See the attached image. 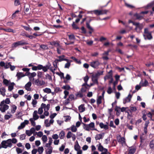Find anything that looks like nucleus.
<instances>
[{
	"instance_id": "1",
	"label": "nucleus",
	"mask_w": 154,
	"mask_h": 154,
	"mask_svg": "<svg viewBox=\"0 0 154 154\" xmlns=\"http://www.w3.org/2000/svg\"><path fill=\"white\" fill-rule=\"evenodd\" d=\"M50 108V104H47L46 105L45 103H42V104L41 107L39 108L38 110V113L41 115L42 114L43 112V109H44V114L46 116H48L49 115V113L48 112V110H49Z\"/></svg>"
},
{
	"instance_id": "2",
	"label": "nucleus",
	"mask_w": 154,
	"mask_h": 154,
	"mask_svg": "<svg viewBox=\"0 0 154 154\" xmlns=\"http://www.w3.org/2000/svg\"><path fill=\"white\" fill-rule=\"evenodd\" d=\"M50 65H46L43 66L42 65H38L37 66H33L32 69L33 70H38L42 69L44 72H46L49 68Z\"/></svg>"
},
{
	"instance_id": "3",
	"label": "nucleus",
	"mask_w": 154,
	"mask_h": 154,
	"mask_svg": "<svg viewBox=\"0 0 154 154\" xmlns=\"http://www.w3.org/2000/svg\"><path fill=\"white\" fill-rule=\"evenodd\" d=\"M38 112L37 110H35L33 113V118L30 119L29 121L31 122L32 126H35V121L37 120L39 118V116L37 114Z\"/></svg>"
},
{
	"instance_id": "4",
	"label": "nucleus",
	"mask_w": 154,
	"mask_h": 154,
	"mask_svg": "<svg viewBox=\"0 0 154 154\" xmlns=\"http://www.w3.org/2000/svg\"><path fill=\"white\" fill-rule=\"evenodd\" d=\"M1 144L2 146V148L5 149L8 147L11 148L12 146V143H11V140L9 139L2 141Z\"/></svg>"
},
{
	"instance_id": "5",
	"label": "nucleus",
	"mask_w": 154,
	"mask_h": 154,
	"mask_svg": "<svg viewBox=\"0 0 154 154\" xmlns=\"http://www.w3.org/2000/svg\"><path fill=\"white\" fill-rule=\"evenodd\" d=\"M143 36L145 39H147L150 40L152 38L151 33L149 31L147 28L144 29Z\"/></svg>"
},
{
	"instance_id": "6",
	"label": "nucleus",
	"mask_w": 154,
	"mask_h": 154,
	"mask_svg": "<svg viewBox=\"0 0 154 154\" xmlns=\"http://www.w3.org/2000/svg\"><path fill=\"white\" fill-rule=\"evenodd\" d=\"M0 110L2 112H4L9 108V106L4 103V101H2L0 104Z\"/></svg>"
},
{
	"instance_id": "7",
	"label": "nucleus",
	"mask_w": 154,
	"mask_h": 154,
	"mask_svg": "<svg viewBox=\"0 0 154 154\" xmlns=\"http://www.w3.org/2000/svg\"><path fill=\"white\" fill-rule=\"evenodd\" d=\"M100 63L98 60H93L90 63V66L94 68H97Z\"/></svg>"
},
{
	"instance_id": "8",
	"label": "nucleus",
	"mask_w": 154,
	"mask_h": 154,
	"mask_svg": "<svg viewBox=\"0 0 154 154\" xmlns=\"http://www.w3.org/2000/svg\"><path fill=\"white\" fill-rule=\"evenodd\" d=\"M27 43L26 42H24L22 41H18L13 43L12 45V48H15L16 47L21 45L27 44Z\"/></svg>"
},
{
	"instance_id": "9",
	"label": "nucleus",
	"mask_w": 154,
	"mask_h": 154,
	"mask_svg": "<svg viewBox=\"0 0 154 154\" xmlns=\"http://www.w3.org/2000/svg\"><path fill=\"white\" fill-rule=\"evenodd\" d=\"M75 99L74 95L73 94H70L69 95L68 98L65 100L64 103L65 105H67L69 103L70 101Z\"/></svg>"
},
{
	"instance_id": "10",
	"label": "nucleus",
	"mask_w": 154,
	"mask_h": 154,
	"mask_svg": "<svg viewBox=\"0 0 154 154\" xmlns=\"http://www.w3.org/2000/svg\"><path fill=\"white\" fill-rule=\"evenodd\" d=\"M66 137L68 139H69L72 137V139L73 141H74L76 139L75 135L70 131H69L67 133Z\"/></svg>"
},
{
	"instance_id": "11",
	"label": "nucleus",
	"mask_w": 154,
	"mask_h": 154,
	"mask_svg": "<svg viewBox=\"0 0 154 154\" xmlns=\"http://www.w3.org/2000/svg\"><path fill=\"white\" fill-rule=\"evenodd\" d=\"M134 25L136 26L135 29L136 31L138 32H140V30H141L143 27V26L142 24H140L138 23H134Z\"/></svg>"
},
{
	"instance_id": "12",
	"label": "nucleus",
	"mask_w": 154,
	"mask_h": 154,
	"mask_svg": "<svg viewBox=\"0 0 154 154\" xmlns=\"http://www.w3.org/2000/svg\"><path fill=\"white\" fill-rule=\"evenodd\" d=\"M29 123V121L25 120L23 122L21 123L20 125L18 127V129L20 130L23 128L26 125L28 124Z\"/></svg>"
},
{
	"instance_id": "13",
	"label": "nucleus",
	"mask_w": 154,
	"mask_h": 154,
	"mask_svg": "<svg viewBox=\"0 0 154 154\" xmlns=\"http://www.w3.org/2000/svg\"><path fill=\"white\" fill-rule=\"evenodd\" d=\"M34 83L35 85L39 86L44 85L45 84V82L44 81H39L38 79L35 80Z\"/></svg>"
},
{
	"instance_id": "14",
	"label": "nucleus",
	"mask_w": 154,
	"mask_h": 154,
	"mask_svg": "<svg viewBox=\"0 0 154 154\" xmlns=\"http://www.w3.org/2000/svg\"><path fill=\"white\" fill-rule=\"evenodd\" d=\"M36 75V74L35 72H33L31 73L28 72L26 73V75L29 76V78L30 81H31L32 80V78L35 77Z\"/></svg>"
},
{
	"instance_id": "15",
	"label": "nucleus",
	"mask_w": 154,
	"mask_h": 154,
	"mask_svg": "<svg viewBox=\"0 0 154 154\" xmlns=\"http://www.w3.org/2000/svg\"><path fill=\"white\" fill-rule=\"evenodd\" d=\"M88 79L89 77L88 76L86 75L84 77V80L85 82V83L82 85L83 87H85L86 88H88V87H90V86H89V85H88L87 83V82L88 81Z\"/></svg>"
},
{
	"instance_id": "16",
	"label": "nucleus",
	"mask_w": 154,
	"mask_h": 154,
	"mask_svg": "<svg viewBox=\"0 0 154 154\" xmlns=\"http://www.w3.org/2000/svg\"><path fill=\"white\" fill-rule=\"evenodd\" d=\"M103 73V71H99L97 72V73L94 74L92 75V80H94V78H97L100 75H102Z\"/></svg>"
},
{
	"instance_id": "17",
	"label": "nucleus",
	"mask_w": 154,
	"mask_h": 154,
	"mask_svg": "<svg viewBox=\"0 0 154 154\" xmlns=\"http://www.w3.org/2000/svg\"><path fill=\"white\" fill-rule=\"evenodd\" d=\"M131 97V95L130 94H129L128 96L124 100L123 102L124 104H125L126 103L130 102Z\"/></svg>"
},
{
	"instance_id": "18",
	"label": "nucleus",
	"mask_w": 154,
	"mask_h": 154,
	"mask_svg": "<svg viewBox=\"0 0 154 154\" xmlns=\"http://www.w3.org/2000/svg\"><path fill=\"white\" fill-rule=\"evenodd\" d=\"M11 112L12 114L14 113L17 109V106L13 104L11 105Z\"/></svg>"
},
{
	"instance_id": "19",
	"label": "nucleus",
	"mask_w": 154,
	"mask_h": 154,
	"mask_svg": "<svg viewBox=\"0 0 154 154\" xmlns=\"http://www.w3.org/2000/svg\"><path fill=\"white\" fill-rule=\"evenodd\" d=\"M32 83L31 82H28L25 85V89L28 91H30L31 90V87Z\"/></svg>"
},
{
	"instance_id": "20",
	"label": "nucleus",
	"mask_w": 154,
	"mask_h": 154,
	"mask_svg": "<svg viewBox=\"0 0 154 154\" xmlns=\"http://www.w3.org/2000/svg\"><path fill=\"white\" fill-rule=\"evenodd\" d=\"M136 148L135 146H132L129 148V152L130 154L134 153L136 151Z\"/></svg>"
},
{
	"instance_id": "21",
	"label": "nucleus",
	"mask_w": 154,
	"mask_h": 154,
	"mask_svg": "<svg viewBox=\"0 0 154 154\" xmlns=\"http://www.w3.org/2000/svg\"><path fill=\"white\" fill-rule=\"evenodd\" d=\"M148 84V82L146 80L144 81L142 80L140 83V85L142 86H145L147 85Z\"/></svg>"
},
{
	"instance_id": "22",
	"label": "nucleus",
	"mask_w": 154,
	"mask_h": 154,
	"mask_svg": "<svg viewBox=\"0 0 154 154\" xmlns=\"http://www.w3.org/2000/svg\"><path fill=\"white\" fill-rule=\"evenodd\" d=\"M5 92L6 90L4 87H2L0 88V92L1 94L3 96H4L5 95Z\"/></svg>"
},
{
	"instance_id": "23",
	"label": "nucleus",
	"mask_w": 154,
	"mask_h": 154,
	"mask_svg": "<svg viewBox=\"0 0 154 154\" xmlns=\"http://www.w3.org/2000/svg\"><path fill=\"white\" fill-rule=\"evenodd\" d=\"M97 146L98 147V149L100 151L103 152L105 150V149H106L104 148L100 143L98 145H97Z\"/></svg>"
},
{
	"instance_id": "24",
	"label": "nucleus",
	"mask_w": 154,
	"mask_h": 154,
	"mask_svg": "<svg viewBox=\"0 0 154 154\" xmlns=\"http://www.w3.org/2000/svg\"><path fill=\"white\" fill-rule=\"evenodd\" d=\"M64 57H65V56L64 55H62L61 56H60L58 57L59 59H57L56 60H57V61L58 62V61L60 62V61H62L63 60H65L67 61H68V60L67 59H64Z\"/></svg>"
},
{
	"instance_id": "25",
	"label": "nucleus",
	"mask_w": 154,
	"mask_h": 154,
	"mask_svg": "<svg viewBox=\"0 0 154 154\" xmlns=\"http://www.w3.org/2000/svg\"><path fill=\"white\" fill-rule=\"evenodd\" d=\"M26 75L23 74L22 72H18L17 73L16 76L18 79H20L21 78L25 76Z\"/></svg>"
},
{
	"instance_id": "26",
	"label": "nucleus",
	"mask_w": 154,
	"mask_h": 154,
	"mask_svg": "<svg viewBox=\"0 0 154 154\" xmlns=\"http://www.w3.org/2000/svg\"><path fill=\"white\" fill-rule=\"evenodd\" d=\"M14 82H11L8 85V90L9 91H11L14 88Z\"/></svg>"
},
{
	"instance_id": "27",
	"label": "nucleus",
	"mask_w": 154,
	"mask_h": 154,
	"mask_svg": "<svg viewBox=\"0 0 154 154\" xmlns=\"http://www.w3.org/2000/svg\"><path fill=\"white\" fill-rule=\"evenodd\" d=\"M117 140L119 142L122 143H125V138L123 137H117Z\"/></svg>"
},
{
	"instance_id": "28",
	"label": "nucleus",
	"mask_w": 154,
	"mask_h": 154,
	"mask_svg": "<svg viewBox=\"0 0 154 154\" xmlns=\"http://www.w3.org/2000/svg\"><path fill=\"white\" fill-rule=\"evenodd\" d=\"M149 121H146L145 124V127L144 128V132L145 133H146L147 132V127L148 126V124H149Z\"/></svg>"
},
{
	"instance_id": "29",
	"label": "nucleus",
	"mask_w": 154,
	"mask_h": 154,
	"mask_svg": "<svg viewBox=\"0 0 154 154\" xmlns=\"http://www.w3.org/2000/svg\"><path fill=\"white\" fill-rule=\"evenodd\" d=\"M102 99H103V97L99 96L98 97L97 100V105H99L101 103Z\"/></svg>"
},
{
	"instance_id": "30",
	"label": "nucleus",
	"mask_w": 154,
	"mask_h": 154,
	"mask_svg": "<svg viewBox=\"0 0 154 154\" xmlns=\"http://www.w3.org/2000/svg\"><path fill=\"white\" fill-rule=\"evenodd\" d=\"M79 109L80 112H82L85 110V108L84 107V105L82 104L80 105L79 107Z\"/></svg>"
},
{
	"instance_id": "31",
	"label": "nucleus",
	"mask_w": 154,
	"mask_h": 154,
	"mask_svg": "<svg viewBox=\"0 0 154 154\" xmlns=\"http://www.w3.org/2000/svg\"><path fill=\"white\" fill-rule=\"evenodd\" d=\"M99 126L101 128H103L105 129H107L108 128V126L107 125H104L102 123H100Z\"/></svg>"
},
{
	"instance_id": "32",
	"label": "nucleus",
	"mask_w": 154,
	"mask_h": 154,
	"mask_svg": "<svg viewBox=\"0 0 154 154\" xmlns=\"http://www.w3.org/2000/svg\"><path fill=\"white\" fill-rule=\"evenodd\" d=\"M75 149L76 150H79L80 149V147L77 141L76 142L74 146Z\"/></svg>"
},
{
	"instance_id": "33",
	"label": "nucleus",
	"mask_w": 154,
	"mask_h": 154,
	"mask_svg": "<svg viewBox=\"0 0 154 154\" xmlns=\"http://www.w3.org/2000/svg\"><path fill=\"white\" fill-rule=\"evenodd\" d=\"M70 130L73 132H75L77 131V128L74 125H72L70 128Z\"/></svg>"
},
{
	"instance_id": "34",
	"label": "nucleus",
	"mask_w": 154,
	"mask_h": 154,
	"mask_svg": "<svg viewBox=\"0 0 154 154\" xmlns=\"http://www.w3.org/2000/svg\"><path fill=\"white\" fill-rule=\"evenodd\" d=\"M121 108L116 106L115 111L116 112V115L119 116L120 114V110Z\"/></svg>"
},
{
	"instance_id": "35",
	"label": "nucleus",
	"mask_w": 154,
	"mask_h": 154,
	"mask_svg": "<svg viewBox=\"0 0 154 154\" xmlns=\"http://www.w3.org/2000/svg\"><path fill=\"white\" fill-rule=\"evenodd\" d=\"M43 133L41 131H39L38 132H35V133L34 134V135L35 136L36 135H37L39 137H42L43 135Z\"/></svg>"
},
{
	"instance_id": "36",
	"label": "nucleus",
	"mask_w": 154,
	"mask_h": 154,
	"mask_svg": "<svg viewBox=\"0 0 154 154\" xmlns=\"http://www.w3.org/2000/svg\"><path fill=\"white\" fill-rule=\"evenodd\" d=\"M89 125V128H90V130H95L93 129V128L94 127V124L93 122H91L90 124L88 125Z\"/></svg>"
},
{
	"instance_id": "37",
	"label": "nucleus",
	"mask_w": 154,
	"mask_h": 154,
	"mask_svg": "<svg viewBox=\"0 0 154 154\" xmlns=\"http://www.w3.org/2000/svg\"><path fill=\"white\" fill-rule=\"evenodd\" d=\"M149 146L151 149L154 150V140H152L150 142Z\"/></svg>"
},
{
	"instance_id": "38",
	"label": "nucleus",
	"mask_w": 154,
	"mask_h": 154,
	"mask_svg": "<svg viewBox=\"0 0 154 154\" xmlns=\"http://www.w3.org/2000/svg\"><path fill=\"white\" fill-rule=\"evenodd\" d=\"M65 134V132L63 131H61L59 134V137L60 139H62L63 138Z\"/></svg>"
},
{
	"instance_id": "39",
	"label": "nucleus",
	"mask_w": 154,
	"mask_h": 154,
	"mask_svg": "<svg viewBox=\"0 0 154 154\" xmlns=\"http://www.w3.org/2000/svg\"><path fill=\"white\" fill-rule=\"evenodd\" d=\"M93 11L95 14L97 15H100L102 14V11L101 10H95Z\"/></svg>"
},
{
	"instance_id": "40",
	"label": "nucleus",
	"mask_w": 154,
	"mask_h": 154,
	"mask_svg": "<svg viewBox=\"0 0 154 154\" xmlns=\"http://www.w3.org/2000/svg\"><path fill=\"white\" fill-rule=\"evenodd\" d=\"M65 121L66 122H69L70 121L71 117L69 116H65L64 117Z\"/></svg>"
},
{
	"instance_id": "41",
	"label": "nucleus",
	"mask_w": 154,
	"mask_h": 154,
	"mask_svg": "<svg viewBox=\"0 0 154 154\" xmlns=\"http://www.w3.org/2000/svg\"><path fill=\"white\" fill-rule=\"evenodd\" d=\"M3 82L6 86H8L11 83L10 81L5 79H3Z\"/></svg>"
},
{
	"instance_id": "42",
	"label": "nucleus",
	"mask_w": 154,
	"mask_h": 154,
	"mask_svg": "<svg viewBox=\"0 0 154 154\" xmlns=\"http://www.w3.org/2000/svg\"><path fill=\"white\" fill-rule=\"evenodd\" d=\"M83 128L86 131H89L90 130L88 125H87L84 123Z\"/></svg>"
},
{
	"instance_id": "43",
	"label": "nucleus",
	"mask_w": 154,
	"mask_h": 154,
	"mask_svg": "<svg viewBox=\"0 0 154 154\" xmlns=\"http://www.w3.org/2000/svg\"><path fill=\"white\" fill-rule=\"evenodd\" d=\"M2 29L4 30L6 32H12L13 33L15 32V31H14L13 29L10 28Z\"/></svg>"
},
{
	"instance_id": "44",
	"label": "nucleus",
	"mask_w": 154,
	"mask_h": 154,
	"mask_svg": "<svg viewBox=\"0 0 154 154\" xmlns=\"http://www.w3.org/2000/svg\"><path fill=\"white\" fill-rule=\"evenodd\" d=\"M43 91L45 93L49 94L51 93V90L50 88H46L43 89Z\"/></svg>"
},
{
	"instance_id": "45",
	"label": "nucleus",
	"mask_w": 154,
	"mask_h": 154,
	"mask_svg": "<svg viewBox=\"0 0 154 154\" xmlns=\"http://www.w3.org/2000/svg\"><path fill=\"white\" fill-rule=\"evenodd\" d=\"M53 148L52 147H49L46 149V151L48 154H51L52 152Z\"/></svg>"
},
{
	"instance_id": "46",
	"label": "nucleus",
	"mask_w": 154,
	"mask_h": 154,
	"mask_svg": "<svg viewBox=\"0 0 154 154\" xmlns=\"http://www.w3.org/2000/svg\"><path fill=\"white\" fill-rule=\"evenodd\" d=\"M42 139L44 143H46L47 140V137L45 135H44L42 136Z\"/></svg>"
},
{
	"instance_id": "47",
	"label": "nucleus",
	"mask_w": 154,
	"mask_h": 154,
	"mask_svg": "<svg viewBox=\"0 0 154 154\" xmlns=\"http://www.w3.org/2000/svg\"><path fill=\"white\" fill-rule=\"evenodd\" d=\"M44 123L45 126L46 127H49L51 125L49 123V122L48 119L45 120V121Z\"/></svg>"
},
{
	"instance_id": "48",
	"label": "nucleus",
	"mask_w": 154,
	"mask_h": 154,
	"mask_svg": "<svg viewBox=\"0 0 154 154\" xmlns=\"http://www.w3.org/2000/svg\"><path fill=\"white\" fill-rule=\"evenodd\" d=\"M2 101L4 102V103L5 104H9L10 103V99L8 98H7L5 100H3Z\"/></svg>"
},
{
	"instance_id": "49",
	"label": "nucleus",
	"mask_w": 154,
	"mask_h": 154,
	"mask_svg": "<svg viewBox=\"0 0 154 154\" xmlns=\"http://www.w3.org/2000/svg\"><path fill=\"white\" fill-rule=\"evenodd\" d=\"M44 151L43 148L42 146L39 147L38 148V151L39 153H42Z\"/></svg>"
},
{
	"instance_id": "50",
	"label": "nucleus",
	"mask_w": 154,
	"mask_h": 154,
	"mask_svg": "<svg viewBox=\"0 0 154 154\" xmlns=\"http://www.w3.org/2000/svg\"><path fill=\"white\" fill-rule=\"evenodd\" d=\"M11 63L10 62L5 63L4 68L6 69L10 67V66H11Z\"/></svg>"
},
{
	"instance_id": "51",
	"label": "nucleus",
	"mask_w": 154,
	"mask_h": 154,
	"mask_svg": "<svg viewBox=\"0 0 154 154\" xmlns=\"http://www.w3.org/2000/svg\"><path fill=\"white\" fill-rule=\"evenodd\" d=\"M64 96L63 97L64 99H66L69 95V92L65 90L64 91Z\"/></svg>"
},
{
	"instance_id": "52",
	"label": "nucleus",
	"mask_w": 154,
	"mask_h": 154,
	"mask_svg": "<svg viewBox=\"0 0 154 154\" xmlns=\"http://www.w3.org/2000/svg\"><path fill=\"white\" fill-rule=\"evenodd\" d=\"M102 138V135L101 134H98L95 137L96 140H99Z\"/></svg>"
},
{
	"instance_id": "53",
	"label": "nucleus",
	"mask_w": 154,
	"mask_h": 154,
	"mask_svg": "<svg viewBox=\"0 0 154 154\" xmlns=\"http://www.w3.org/2000/svg\"><path fill=\"white\" fill-rule=\"evenodd\" d=\"M16 150L18 154L21 153L22 152V150L21 149L18 147H17L16 148Z\"/></svg>"
},
{
	"instance_id": "54",
	"label": "nucleus",
	"mask_w": 154,
	"mask_h": 154,
	"mask_svg": "<svg viewBox=\"0 0 154 154\" xmlns=\"http://www.w3.org/2000/svg\"><path fill=\"white\" fill-rule=\"evenodd\" d=\"M11 140V143H13L15 144L17 142V140L15 138H13L12 139H10Z\"/></svg>"
},
{
	"instance_id": "55",
	"label": "nucleus",
	"mask_w": 154,
	"mask_h": 154,
	"mask_svg": "<svg viewBox=\"0 0 154 154\" xmlns=\"http://www.w3.org/2000/svg\"><path fill=\"white\" fill-rule=\"evenodd\" d=\"M26 134L29 136H30L32 134L30 130H26Z\"/></svg>"
},
{
	"instance_id": "56",
	"label": "nucleus",
	"mask_w": 154,
	"mask_h": 154,
	"mask_svg": "<svg viewBox=\"0 0 154 154\" xmlns=\"http://www.w3.org/2000/svg\"><path fill=\"white\" fill-rule=\"evenodd\" d=\"M48 65H51L50 64H49ZM51 66H50L48 69H49L51 72H52L54 73V71H55L56 70V68L55 67H50Z\"/></svg>"
},
{
	"instance_id": "57",
	"label": "nucleus",
	"mask_w": 154,
	"mask_h": 154,
	"mask_svg": "<svg viewBox=\"0 0 154 154\" xmlns=\"http://www.w3.org/2000/svg\"><path fill=\"white\" fill-rule=\"evenodd\" d=\"M69 38L70 40H73L75 39L74 35L73 34L68 35Z\"/></svg>"
},
{
	"instance_id": "58",
	"label": "nucleus",
	"mask_w": 154,
	"mask_h": 154,
	"mask_svg": "<svg viewBox=\"0 0 154 154\" xmlns=\"http://www.w3.org/2000/svg\"><path fill=\"white\" fill-rule=\"evenodd\" d=\"M58 61H57V60H56L53 62V64L54 66V67L55 68L57 69V63H58Z\"/></svg>"
},
{
	"instance_id": "59",
	"label": "nucleus",
	"mask_w": 154,
	"mask_h": 154,
	"mask_svg": "<svg viewBox=\"0 0 154 154\" xmlns=\"http://www.w3.org/2000/svg\"><path fill=\"white\" fill-rule=\"evenodd\" d=\"M41 128V126L40 125H37L35 126V131H38Z\"/></svg>"
},
{
	"instance_id": "60",
	"label": "nucleus",
	"mask_w": 154,
	"mask_h": 154,
	"mask_svg": "<svg viewBox=\"0 0 154 154\" xmlns=\"http://www.w3.org/2000/svg\"><path fill=\"white\" fill-rule=\"evenodd\" d=\"M59 136L57 134H53L52 136V138L55 140H57Z\"/></svg>"
},
{
	"instance_id": "61",
	"label": "nucleus",
	"mask_w": 154,
	"mask_h": 154,
	"mask_svg": "<svg viewBox=\"0 0 154 154\" xmlns=\"http://www.w3.org/2000/svg\"><path fill=\"white\" fill-rule=\"evenodd\" d=\"M26 135L25 134H22L20 135V139L21 140H23L25 139Z\"/></svg>"
},
{
	"instance_id": "62",
	"label": "nucleus",
	"mask_w": 154,
	"mask_h": 154,
	"mask_svg": "<svg viewBox=\"0 0 154 154\" xmlns=\"http://www.w3.org/2000/svg\"><path fill=\"white\" fill-rule=\"evenodd\" d=\"M62 88L64 89L69 90L70 89V87L68 85H66L65 86H63Z\"/></svg>"
},
{
	"instance_id": "63",
	"label": "nucleus",
	"mask_w": 154,
	"mask_h": 154,
	"mask_svg": "<svg viewBox=\"0 0 154 154\" xmlns=\"http://www.w3.org/2000/svg\"><path fill=\"white\" fill-rule=\"evenodd\" d=\"M26 148L27 149H29L31 148V146L30 144L29 143H27L25 145Z\"/></svg>"
},
{
	"instance_id": "64",
	"label": "nucleus",
	"mask_w": 154,
	"mask_h": 154,
	"mask_svg": "<svg viewBox=\"0 0 154 154\" xmlns=\"http://www.w3.org/2000/svg\"><path fill=\"white\" fill-rule=\"evenodd\" d=\"M20 4V3L19 0H15L14 1V5L16 6H18Z\"/></svg>"
}]
</instances>
